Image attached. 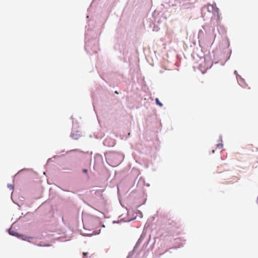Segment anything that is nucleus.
<instances>
[{
  "instance_id": "1",
  "label": "nucleus",
  "mask_w": 258,
  "mask_h": 258,
  "mask_svg": "<svg viewBox=\"0 0 258 258\" xmlns=\"http://www.w3.org/2000/svg\"><path fill=\"white\" fill-rule=\"evenodd\" d=\"M223 178L227 180V183H233L239 180L238 177L233 175L231 172H225L223 174Z\"/></svg>"
},
{
  "instance_id": "2",
  "label": "nucleus",
  "mask_w": 258,
  "mask_h": 258,
  "mask_svg": "<svg viewBox=\"0 0 258 258\" xmlns=\"http://www.w3.org/2000/svg\"><path fill=\"white\" fill-rule=\"evenodd\" d=\"M209 11H212L214 15H216L218 23H219L220 19V15L219 14V9L215 5H210L208 6Z\"/></svg>"
},
{
  "instance_id": "3",
  "label": "nucleus",
  "mask_w": 258,
  "mask_h": 258,
  "mask_svg": "<svg viewBox=\"0 0 258 258\" xmlns=\"http://www.w3.org/2000/svg\"><path fill=\"white\" fill-rule=\"evenodd\" d=\"M9 233L12 235L18 236V234L12 229H10Z\"/></svg>"
},
{
  "instance_id": "4",
  "label": "nucleus",
  "mask_w": 258,
  "mask_h": 258,
  "mask_svg": "<svg viewBox=\"0 0 258 258\" xmlns=\"http://www.w3.org/2000/svg\"><path fill=\"white\" fill-rule=\"evenodd\" d=\"M155 101H156V103H157L158 105H159L160 107L163 106V104L160 102V101H159V100L158 99V98H156Z\"/></svg>"
},
{
  "instance_id": "5",
  "label": "nucleus",
  "mask_w": 258,
  "mask_h": 258,
  "mask_svg": "<svg viewBox=\"0 0 258 258\" xmlns=\"http://www.w3.org/2000/svg\"><path fill=\"white\" fill-rule=\"evenodd\" d=\"M223 146L222 144H218L217 145V148L219 149H222L223 148Z\"/></svg>"
},
{
  "instance_id": "6",
  "label": "nucleus",
  "mask_w": 258,
  "mask_h": 258,
  "mask_svg": "<svg viewBox=\"0 0 258 258\" xmlns=\"http://www.w3.org/2000/svg\"><path fill=\"white\" fill-rule=\"evenodd\" d=\"M83 258H85V256L88 254V253L84 252L83 253Z\"/></svg>"
},
{
  "instance_id": "7",
  "label": "nucleus",
  "mask_w": 258,
  "mask_h": 258,
  "mask_svg": "<svg viewBox=\"0 0 258 258\" xmlns=\"http://www.w3.org/2000/svg\"><path fill=\"white\" fill-rule=\"evenodd\" d=\"M83 172L84 173H87L88 170H87V169H83Z\"/></svg>"
},
{
  "instance_id": "8",
  "label": "nucleus",
  "mask_w": 258,
  "mask_h": 258,
  "mask_svg": "<svg viewBox=\"0 0 258 258\" xmlns=\"http://www.w3.org/2000/svg\"><path fill=\"white\" fill-rule=\"evenodd\" d=\"M257 151V148L256 147H254V149L252 150V151Z\"/></svg>"
},
{
  "instance_id": "9",
  "label": "nucleus",
  "mask_w": 258,
  "mask_h": 258,
  "mask_svg": "<svg viewBox=\"0 0 258 258\" xmlns=\"http://www.w3.org/2000/svg\"><path fill=\"white\" fill-rule=\"evenodd\" d=\"M251 146H252L251 145H249L247 146V148L250 149Z\"/></svg>"
},
{
  "instance_id": "10",
  "label": "nucleus",
  "mask_w": 258,
  "mask_h": 258,
  "mask_svg": "<svg viewBox=\"0 0 258 258\" xmlns=\"http://www.w3.org/2000/svg\"><path fill=\"white\" fill-rule=\"evenodd\" d=\"M8 186H9V187H10V188H12V189L13 188V187L12 185H8Z\"/></svg>"
},
{
  "instance_id": "11",
  "label": "nucleus",
  "mask_w": 258,
  "mask_h": 258,
  "mask_svg": "<svg viewBox=\"0 0 258 258\" xmlns=\"http://www.w3.org/2000/svg\"><path fill=\"white\" fill-rule=\"evenodd\" d=\"M212 153H214V150H212Z\"/></svg>"
}]
</instances>
